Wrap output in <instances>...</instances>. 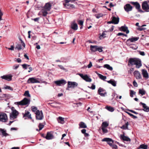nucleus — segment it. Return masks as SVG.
Returning a JSON list of instances; mask_svg holds the SVG:
<instances>
[{"label": "nucleus", "mask_w": 149, "mask_h": 149, "mask_svg": "<svg viewBox=\"0 0 149 149\" xmlns=\"http://www.w3.org/2000/svg\"><path fill=\"white\" fill-rule=\"evenodd\" d=\"M135 65L137 68H139L142 65L141 61L140 59L134 58H130L128 62V65Z\"/></svg>", "instance_id": "f257e3e1"}, {"label": "nucleus", "mask_w": 149, "mask_h": 149, "mask_svg": "<svg viewBox=\"0 0 149 149\" xmlns=\"http://www.w3.org/2000/svg\"><path fill=\"white\" fill-rule=\"evenodd\" d=\"M11 112L10 114V118L11 120H14L17 118L19 115V112L13 107L11 108Z\"/></svg>", "instance_id": "f03ea898"}, {"label": "nucleus", "mask_w": 149, "mask_h": 149, "mask_svg": "<svg viewBox=\"0 0 149 149\" xmlns=\"http://www.w3.org/2000/svg\"><path fill=\"white\" fill-rule=\"evenodd\" d=\"M30 100L26 98H24L22 101L20 102H15V104L19 105H25L30 103Z\"/></svg>", "instance_id": "7ed1b4c3"}, {"label": "nucleus", "mask_w": 149, "mask_h": 149, "mask_svg": "<svg viewBox=\"0 0 149 149\" xmlns=\"http://www.w3.org/2000/svg\"><path fill=\"white\" fill-rule=\"evenodd\" d=\"M28 83H42V80L39 78L31 77L29 78L27 81Z\"/></svg>", "instance_id": "20e7f679"}, {"label": "nucleus", "mask_w": 149, "mask_h": 149, "mask_svg": "<svg viewBox=\"0 0 149 149\" xmlns=\"http://www.w3.org/2000/svg\"><path fill=\"white\" fill-rule=\"evenodd\" d=\"M142 8L145 12H149V5L148 4L147 1H145L142 3Z\"/></svg>", "instance_id": "39448f33"}, {"label": "nucleus", "mask_w": 149, "mask_h": 149, "mask_svg": "<svg viewBox=\"0 0 149 149\" xmlns=\"http://www.w3.org/2000/svg\"><path fill=\"white\" fill-rule=\"evenodd\" d=\"M36 114V118L38 120H41L42 119L43 116L42 111H40L38 110L35 113Z\"/></svg>", "instance_id": "423d86ee"}, {"label": "nucleus", "mask_w": 149, "mask_h": 149, "mask_svg": "<svg viewBox=\"0 0 149 149\" xmlns=\"http://www.w3.org/2000/svg\"><path fill=\"white\" fill-rule=\"evenodd\" d=\"M130 3L135 6L136 8L138 10V11L141 13H143L144 12L142 10L140 9V5L137 2H131Z\"/></svg>", "instance_id": "0eeeda50"}, {"label": "nucleus", "mask_w": 149, "mask_h": 149, "mask_svg": "<svg viewBox=\"0 0 149 149\" xmlns=\"http://www.w3.org/2000/svg\"><path fill=\"white\" fill-rule=\"evenodd\" d=\"M102 141L107 142V143L111 146H112V144L113 143V141L111 139L108 138H104L102 140Z\"/></svg>", "instance_id": "6e6552de"}, {"label": "nucleus", "mask_w": 149, "mask_h": 149, "mask_svg": "<svg viewBox=\"0 0 149 149\" xmlns=\"http://www.w3.org/2000/svg\"><path fill=\"white\" fill-rule=\"evenodd\" d=\"M68 87L69 88H73L77 87L78 85V84L76 82L72 81L68 82Z\"/></svg>", "instance_id": "1a4fd4ad"}, {"label": "nucleus", "mask_w": 149, "mask_h": 149, "mask_svg": "<svg viewBox=\"0 0 149 149\" xmlns=\"http://www.w3.org/2000/svg\"><path fill=\"white\" fill-rule=\"evenodd\" d=\"M124 8L125 10L127 12L131 11L132 9V7L128 3L126 4Z\"/></svg>", "instance_id": "9d476101"}, {"label": "nucleus", "mask_w": 149, "mask_h": 149, "mask_svg": "<svg viewBox=\"0 0 149 149\" xmlns=\"http://www.w3.org/2000/svg\"><path fill=\"white\" fill-rule=\"evenodd\" d=\"M54 83L57 86H61V85H64L66 84V82L64 79H61L58 81H55Z\"/></svg>", "instance_id": "9b49d317"}, {"label": "nucleus", "mask_w": 149, "mask_h": 149, "mask_svg": "<svg viewBox=\"0 0 149 149\" xmlns=\"http://www.w3.org/2000/svg\"><path fill=\"white\" fill-rule=\"evenodd\" d=\"M104 91H105V90L103 88L100 87L98 90L97 93L98 94L101 96L104 97L105 96V95L107 94V93L106 92H105L104 93H101V92H104Z\"/></svg>", "instance_id": "f8f14e48"}, {"label": "nucleus", "mask_w": 149, "mask_h": 149, "mask_svg": "<svg viewBox=\"0 0 149 149\" xmlns=\"http://www.w3.org/2000/svg\"><path fill=\"white\" fill-rule=\"evenodd\" d=\"M12 76L11 75H6L1 76V78L8 81H11L12 79Z\"/></svg>", "instance_id": "ddd939ff"}, {"label": "nucleus", "mask_w": 149, "mask_h": 149, "mask_svg": "<svg viewBox=\"0 0 149 149\" xmlns=\"http://www.w3.org/2000/svg\"><path fill=\"white\" fill-rule=\"evenodd\" d=\"M45 138L47 140H50L54 138V136L51 132H48Z\"/></svg>", "instance_id": "4468645a"}, {"label": "nucleus", "mask_w": 149, "mask_h": 149, "mask_svg": "<svg viewBox=\"0 0 149 149\" xmlns=\"http://www.w3.org/2000/svg\"><path fill=\"white\" fill-rule=\"evenodd\" d=\"M134 75L136 78L138 79H140L141 78V75L139 71L136 70L134 72Z\"/></svg>", "instance_id": "2eb2a0df"}, {"label": "nucleus", "mask_w": 149, "mask_h": 149, "mask_svg": "<svg viewBox=\"0 0 149 149\" xmlns=\"http://www.w3.org/2000/svg\"><path fill=\"white\" fill-rule=\"evenodd\" d=\"M141 71L143 77L147 79H148L149 75L147 71L146 70L143 69L141 70Z\"/></svg>", "instance_id": "dca6fc26"}, {"label": "nucleus", "mask_w": 149, "mask_h": 149, "mask_svg": "<svg viewBox=\"0 0 149 149\" xmlns=\"http://www.w3.org/2000/svg\"><path fill=\"white\" fill-rule=\"evenodd\" d=\"M119 30L120 31L126 32L127 34H128L129 33V31L128 29V27L126 26H121V27L119 28Z\"/></svg>", "instance_id": "f3484780"}, {"label": "nucleus", "mask_w": 149, "mask_h": 149, "mask_svg": "<svg viewBox=\"0 0 149 149\" xmlns=\"http://www.w3.org/2000/svg\"><path fill=\"white\" fill-rule=\"evenodd\" d=\"M120 136L121 139L124 141H129L130 142L131 141V139L128 137L125 136L124 134L120 135Z\"/></svg>", "instance_id": "a211bd4d"}, {"label": "nucleus", "mask_w": 149, "mask_h": 149, "mask_svg": "<svg viewBox=\"0 0 149 149\" xmlns=\"http://www.w3.org/2000/svg\"><path fill=\"white\" fill-rule=\"evenodd\" d=\"M140 104L142 105L143 106V110L145 111L148 112L149 111V107L146 106V104L145 103H143L142 102H141L140 103Z\"/></svg>", "instance_id": "6ab92c4d"}, {"label": "nucleus", "mask_w": 149, "mask_h": 149, "mask_svg": "<svg viewBox=\"0 0 149 149\" xmlns=\"http://www.w3.org/2000/svg\"><path fill=\"white\" fill-rule=\"evenodd\" d=\"M112 20L113 22V24H117L119 22V18L118 17H116L115 16H113Z\"/></svg>", "instance_id": "aec40b11"}, {"label": "nucleus", "mask_w": 149, "mask_h": 149, "mask_svg": "<svg viewBox=\"0 0 149 149\" xmlns=\"http://www.w3.org/2000/svg\"><path fill=\"white\" fill-rule=\"evenodd\" d=\"M139 38V37H132L131 38H130L128 39L127 41V42H128L130 41L131 42H133L137 40Z\"/></svg>", "instance_id": "412c9836"}, {"label": "nucleus", "mask_w": 149, "mask_h": 149, "mask_svg": "<svg viewBox=\"0 0 149 149\" xmlns=\"http://www.w3.org/2000/svg\"><path fill=\"white\" fill-rule=\"evenodd\" d=\"M51 7V5L49 3H46L44 7V8L48 11L50 10Z\"/></svg>", "instance_id": "4be33fe9"}, {"label": "nucleus", "mask_w": 149, "mask_h": 149, "mask_svg": "<svg viewBox=\"0 0 149 149\" xmlns=\"http://www.w3.org/2000/svg\"><path fill=\"white\" fill-rule=\"evenodd\" d=\"M0 132L2 135L3 136H6L8 135V134L6 132V130L4 129L0 128Z\"/></svg>", "instance_id": "5701e85b"}, {"label": "nucleus", "mask_w": 149, "mask_h": 149, "mask_svg": "<svg viewBox=\"0 0 149 149\" xmlns=\"http://www.w3.org/2000/svg\"><path fill=\"white\" fill-rule=\"evenodd\" d=\"M84 80L86 82H90L92 81V79L87 75L84 74Z\"/></svg>", "instance_id": "b1692460"}, {"label": "nucleus", "mask_w": 149, "mask_h": 149, "mask_svg": "<svg viewBox=\"0 0 149 149\" xmlns=\"http://www.w3.org/2000/svg\"><path fill=\"white\" fill-rule=\"evenodd\" d=\"M98 46L97 45H91L90 49L92 52H95L97 51Z\"/></svg>", "instance_id": "393cba45"}, {"label": "nucleus", "mask_w": 149, "mask_h": 149, "mask_svg": "<svg viewBox=\"0 0 149 149\" xmlns=\"http://www.w3.org/2000/svg\"><path fill=\"white\" fill-rule=\"evenodd\" d=\"M71 28L74 30H77L78 29V26L77 24L73 22L71 24Z\"/></svg>", "instance_id": "a878e982"}, {"label": "nucleus", "mask_w": 149, "mask_h": 149, "mask_svg": "<svg viewBox=\"0 0 149 149\" xmlns=\"http://www.w3.org/2000/svg\"><path fill=\"white\" fill-rule=\"evenodd\" d=\"M31 114L30 113V112L28 111H26L24 115V117H27L28 118L31 119Z\"/></svg>", "instance_id": "bb28decb"}, {"label": "nucleus", "mask_w": 149, "mask_h": 149, "mask_svg": "<svg viewBox=\"0 0 149 149\" xmlns=\"http://www.w3.org/2000/svg\"><path fill=\"white\" fill-rule=\"evenodd\" d=\"M128 122H127L125 125H123L122 127H120V128L123 130L128 129Z\"/></svg>", "instance_id": "cd10ccee"}, {"label": "nucleus", "mask_w": 149, "mask_h": 149, "mask_svg": "<svg viewBox=\"0 0 149 149\" xmlns=\"http://www.w3.org/2000/svg\"><path fill=\"white\" fill-rule=\"evenodd\" d=\"M47 11L44 8L41 10L40 12L42 13V15L43 16H46L48 14Z\"/></svg>", "instance_id": "c85d7f7f"}, {"label": "nucleus", "mask_w": 149, "mask_h": 149, "mask_svg": "<svg viewBox=\"0 0 149 149\" xmlns=\"http://www.w3.org/2000/svg\"><path fill=\"white\" fill-rule=\"evenodd\" d=\"M107 82L110 84H111L114 86H116V82L114 80H110L109 81H107Z\"/></svg>", "instance_id": "c756f323"}, {"label": "nucleus", "mask_w": 149, "mask_h": 149, "mask_svg": "<svg viewBox=\"0 0 149 149\" xmlns=\"http://www.w3.org/2000/svg\"><path fill=\"white\" fill-rule=\"evenodd\" d=\"M105 108L109 111L111 112L113 111L114 110V108L111 106H107Z\"/></svg>", "instance_id": "7c9ffc66"}, {"label": "nucleus", "mask_w": 149, "mask_h": 149, "mask_svg": "<svg viewBox=\"0 0 149 149\" xmlns=\"http://www.w3.org/2000/svg\"><path fill=\"white\" fill-rule=\"evenodd\" d=\"M103 67L109 70H113V68L111 66H110L109 65L106 64L104 65Z\"/></svg>", "instance_id": "2f4dec72"}, {"label": "nucleus", "mask_w": 149, "mask_h": 149, "mask_svg": "<svg viewBox=\"0 0 149 149\" xmlns=\"http://www.w3.org/2000/svg\"><path fill=\"white\" fill-rule=\"evenodd\" d=\"M97 75L101 79L105 81L107 78V77L106 76H104L101 74L99 73L97 74Z\"/></svg>", "instance_id": "473e14b6"}, {"label": "nucleus", "mask_w": 149, "mask_h": 149, "mask_svg": "<svg viewBox=\"0 0 149 149\" xmlns=\"http://www.w3.org/2000/svg\"><path fill=\"white\" fill-rule=\"evenodd\" d=\"M58 121L59 123L63 124L64 123V118L61 117L60 116L58 118Z\"/></svg>", "instance_id": "72a5a7b5"}, {"label": "nucleus", "mask_w": 149, "mask_h": 149, "mask_svg": "<svg viewBox=\"0 0 149 149\" xmlns=\"http://www.w3.org/2000/svg\"><path fill=\"white\" fill-rule=\"evenodd\" d=\"M148 146L144 144H141L140 145L139 148H142L143 149H147L148 148Z\"/></svg>", "instance_id": "f704fd0d"}, {"label": "nucleus", "mask_w": 149, "mask_h": 149, "mask_svg": "<svg viewBox=\"0 0 149 149\" xmlns=\"http://www.w3.org/2000/svg\"><path fill=\"white\" fill-rule=\"evenodd\" d=\"M15 49H17L18 50H21L22 49L21 44H17L16 46Z\"/></svg>", "instance_id": "c9c22d12"}, {"label": "nucleus", "mask_w": 149, "mask_h": 149, "mask_svg": "<svg viewBox=\"0 0 149 149\" xmlns=\"http://www.w3.org/2000/svg\"><path fill=\"white\" fill-rule=\"evenodd\" d=\"M109 125L108 123L107 122H104L102 123V127L103 128H106Z\"/></svg>", "instance_id": "e433bc0d"}, {"label": "nucleus", "mask_w": 149, "mask_h": 149, "mask_svg": "<svg viewBox=\"0 0 149 149\" xmlns=\"http://www.w3.org/2000/svg\"><path fill=\"white\" fill-rule=\"evenodd\" d=\"M139 94H141L142 95H143L145 94L146 92L143 89H140L139 90Z\"/></svg>", "instance_id": "4c0bfd02"}, {"label": "nucleus", "mask_w": 149, "mask_h": 149, "mask_svg": "<svg viewBox=\"0 0 149 149\" xmlns=\"http://www.w3.org/2000/svg\"><path fill=\"white\" fill-rule=\"evenodd\" d=\"M24 95L25 96L28 97H31V95L29 93V92L28 91H25Z\"/></svg>", "instance_id": "58836bf2"}, {"label": "nucleus", "mask_w": 149, "mask_h": 149, "mask_svg": "<svg viewBox=\"0 0 149 149\" xmlns=\"http://www.w3.org/2000/svg\"><path fill=\"white\" fill-rule=\"evenodd\" d=\"M91 21L89 20L88 19H87L86 20V25L87 26V27H88V29H89L90 28H91L92 27L91 26H88V24H89V23Z\"/></svg>", "instance_id": "ea45409f"}, {"label": "nucleus", "mask_w": 149, "mask_h": 149, "mask_svg": "<svg viewBox=\"0 0 149 149\" xmlns=\"http://www.w3.org/2000/svg\"><path fill=\"white\" fill-rule=\"evenodd\" d=\"M78 24L79 25L81 26L80 29H82L83 28V21L81 20H79L78 21Z\"/></svg>", "instance_id": "a19ab883"}, {"label": "nucleus", "mask_w": 149, "mask_h": 149, "mask_svg": "<svg viewBox=\"0 0 149 149\" xmlns=\"http://www.w3.org/2000/svg\"><path fill=\"white\" fill-rule=\"evenodd\" d=\"M23 68L25 69H26L28 67L30 66V65L26 64H24L22 65Z\"/></svg>", "instance_id": "79ce46f5"}, {"label": "nucleus", "mask_w": 149, "mask_h": 149, "mask_svg": "<svg viewBox=\"0 0 149 149\" xmlns=\"http://www.w3.org/2000/svg\"><path fill=\"white\" fill-rule=\"evenodd\" d=\"M31 108L32 111L35 112V113L38 110H37V107L34 106L32 107Z\"/></svg>", "instance_id": "37998d69"}, {"label": "nucleus", "mask_w": 149, "mask_h": 149, "mask_svg": "<svg viewBox=\"0 0 149 149\" xmlns=\"http://www.w3.org/2000/svg\"><path fill=\"white\" fill-rule=\"evenodd\" d=\"M79 128H84V123L82 122H81L79 124Z\"/></svg>", "instance_id": "c03bdc74"}, {"label": "nucleus", "mask_w": 149, "mask_h": 149, "mask_svg": "<svg viewBox=\"0 0 149 149\" xmlns=\"http://www.w3.org/2000/svg\"><path fill=\"white\" fill-rule=\"evenodd\" d=\"M135 92H134L133 91L130 90V96L131 97H133V95L135 94Z\"/></svg>", "instance_id": "a18cd8bd"}, {"label": "nucleus", "mask_w": 149, "mask_h": 149, "mask_svg": "<svg viewBox=\"0 0 149 149\" xmlns=\"http://www.w3.org/2000/svg\"><path fill=\"white\" fill-rule=\"evenodd\" d=\"M106 34L104 33V32H103L102 34L100 36L99 38L100 39H101L102 38H104L106 37Z\"/></svg>", "instance_id": "49530a36"}, {"label": "nucleus", "mask_w": 149, "mask_h": 149, "mask_svg": "<svg viewBox=\"0 0 149 149\" xmlns=\"http://www.w3.org/2000/svg\"><path fill=\"white\" fill-rule=\"evenodd\" d=\"M86 130L85 129H84V136L87 138V139H88L87 137L90 136V135L88 133L86 132Z\"/></svg>", "instance_id": "de8ad7c7"}, {"label": "nucleus", "mask_w": 149, "mask_h": 149, "mask_svg": "<svg viewBox=\"0 0 149 149\" xmlns=\"http://www.w3.org/2000/svg\"><path fill=\"white\" fill-rule=\"evenodd\" d=\"M103 128V127H102L101 129L102 130L103 132L104 133H106L108 132L107 130L105 128Z\"/></svg>", "instance_id": "09e8293b"}, {"label": "nucleus", "mask_w": 149, "mask_h": 149, "mask_svg": "<svg viewBox=\"0 0 149 149\" xmlns=\"http://www.w3.org/2000/svg\"><path fill=\"white\" fill-rule=\"evenodd\" d=\"M44 125L42 124V123H40L39 127V131L41 130L44 127Z\"/></svg>", "instance_id": "8fccbe9b"}, {"label": "nucleus", "mask_w": 149, "mask_h": 149, "mask_svg": "<svg viewBox=\"0 0 149 149\" xmlns=\"http://www.w3.org/2000/svg\"><path fill=\"white\" fill-rule=\"evenodd\" d=\"M102 48L101 47H99L98 46L97 49V51H98L99 52H102L103 51V50L102 49Z\"/></svg>", "instance_id": "3c124183"}, {"label": "nucleus", "mask_w": 149, "mask_h": 149, "mask_svg": "<svg viewBox=\"0 0 149 149\" xmlns=\"http://www.w3.org/2000/svg\"><path fill=\"white\" fill-rule=\"evenodd\" d=\"M65 1L66 4H64V5L66 7L67 6H68V4L67 3L70 2V0H65Z\"/></svg>", "instance_id": "603ef678"}, {"label": "nucleus", "mask_w": 149, "mask_h": 149, "mask_svg": "<svg viewBox=\"0 0 149 149\" xmlns=\"http://www.w3.org/2000/svg\"><path fill=\"white\" fill-rule=\"evenodd\" d=\"M146 29V28H143L142 27H139L137 28V30H139L140 31H142L143 30H144Z\"/></svg>", "instance_id": "864d4df0"}, {"label": "nucleus", "mask_w": 149, "mask_h": 149, "mask_svg": "<svg viewBox=\"0 0 149 149\" xmlns=\"http://www.w3.org/2000/svg\"><path fill=\"white\" fill-rule=\"evenodd\" d=\"M89 88L92 90H94L95 88V85L92 84L91 87H88Z\"/></svg>", "instance_id": "5fc2aeb1"}, {"label": "nucleus", "mask_w": 149, "mask_h": 149, "mask_svg": "<svg viewBox=\"0 0 149 149\" xmlns=\"http://www.w3.org/2000/svg\"><path fill=\"white\" fill-rule=\"evenodd\" d=\"M19 67V65H14L13 67V69L14 70L17 69Z\"/></svg>", "instance_id": "6e6d98bb"}, {"label": "nucleus", "mask_w": 149, "mask_h": 149, "mask_svg": "<svg viewBox=\"0 0 149 149\" xmlns=\"http://www.w3.org/2000/svg\"><path fill=\"white\" fill-rule=\"evenodd\" d=\"M139 53L141 55L143 56L145 55V53L144 52H142L139 51Z\"/></svg>", "instance_id": "4d7b16f0"}, {"label": "nucleus", "mask_w": 149, "mask_h": 149, "mask_svg": "<svg viewBox=\"0 0 149 149\" xmlns=\"http://www.w3.org/2000/svg\"><path fill=\"white\" fill-rule=\"evenodd\" d=\"M58 66L59 67V68L61 69H62V70H65V68L62 65H58Z\"/></svg>", "instance_id": "13d9d810"}, {"label": "nucleus", "mask_w": 149, "mask_h": 149, "mask_svg": "<svg viewBox=\"0 0 149 149\" xmlns=\"http://www.w3.org/2000/svg\"><path fill=\"white\" fill-rule=\"evenodd\" d=\"M128 111H129L131 112H132V113H134L135 114H138V113H137V112H136V111H135L133 110H132L128 109Z\"/></svg>", "instance_id": "bf43d9fd"}, {"label": "nucleus", "mask_w": 149, "mask_h": 149, "mask_svg": "<svg viewBox=\"0 0 149 149\" xmlns=\"http://www.w3.org/2000/svg\"><path fill=\"white\" fill-rule=\"evenodd\" d=\"M5 89H9L11 90H13V88L9 86H6V87H5Z\"/></svg>", "instance_id": "052dcab7"}, {"label": "nucleus", "mask_w": 149, "mask_h": 149, "mask_svg": "<svg viewBox=\"0 0 149 149\" xmlns=\"http://www.w3.org/2000/svg\"><path fill=\"white\" fill-rule=\"evenodd\" d=\"M133 85L136 87H137L138 86V84H137V83L135 81H133Z\"/></svg>", "instance_id": "680f3d73"}, {"label": "nucleus", "mask_w": 149, "mask_h": 149, "mask_svg": "<svg viewBox=\"0 0 149 149\" xmlns=\"http://www.w3.org/2000/svg\"><path fill=\"white\" fill-rule=\"evenodd\" d=\"M102 16V14H99L98 15H97L96 16V17L98 19Z\"/></svg>", "instance_id": "e2e57ef3"}, {"label": "nucleus", "mask_w": 149, "mask_h": 149, "mask_svg": "<svg viewBox=\"0 0 149 149\" xmlns=\"http://www.w3.org/2000/svg\"><path fill=\"white\" fill-rule=\"evenodd\" d=\"M92 63L90 62L89 64L88 65V68H90L92 67Z\"/></svg>", "instance_id": "0e129e2a"}, {"label": "nucleus", "mask_w": 149, "mask_h": 149, "mask_svg": "<svg viewBox=\"0 0 149 149\" xmlns=\"http://www.w3.org/2000/svg\"><path fill=\"white\" fill-rule=\"evenodd\" d=\"M14 47L13 46L11 45L10 48H7L9 50H14Z\"/></svg>", "instance_id": "69168bd1"}, {"label": "nucleus", "mask_w": 149, "mask_h": 149, "mask_svg": "<svg viewBox=\"0 0 149 149\" xmlns=\"http://www.w3.org/2000/svg\"><path fill=\"white\" fill-rule=\"evenodd\" d=\"M112 146L113 148H114L115 149H117V148H118L117 146L116 145H112Z\"/></svg>", "instance_id": "338daca9"}, {"label": "nucleus", "mask_w": 149, "mask_h": 149, "mask_svg": "<svg viewBox=\"0 0 149 149\" xmlns=\"http://www.w3.org/2000/svg\"><path fill=\"white\" fill-rule=\"evenodd\" d=\"M134 69L133 68H130V70L128 71L129 73H131V72H133L134 71Z\"/></svg>", "instance_id": "774afa93"}]
</instances>
